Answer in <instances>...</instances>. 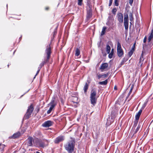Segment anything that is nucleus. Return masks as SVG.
Returning <instances> with one entry per match:
<instances>
[{"label":"nucleus","mask_w":153,"mask_h":153,"mask_svg":"<svg viewBox=\"0 0 153 153\" xmlns=\"http://www.w3.org/2000/svg\"><path fill=\"white\" fill-rule=\"evenodd\" d=\"M51 48L50 46V45H49L48 46H47L46 48V49L45 50V53L47 54V59L46 60H45L44 61L42 62L40 65L39 66L38 68L41 69L42 66H43L44 64L47 61H48L49 59L51 53Z\"/></svg>","instance_id":"1"},{"label":"nucleus","mask_w":153,"mask_h":153,"mask_svg":"<svg viewBox=\"0 0 153 153\" xmlns=\"http://www.w3.org/2000/svg\"><path fill=\"white\" fill-rule=\"evenodd\" d=\"M74 142L71 140L67 143L65 145V149L68 151L69 153H71L74 150Z\"/></svg>","instance_id":"2"},{"label":"nucleus","mask_w":153,"mask_h":153,"mask_svg":"<svg viewBox=\"0 0 153 153\" xmlns=\"http://www.w3.org/2000/svg\"><path fill=\"white\" fill-rule=\"evenodd\" d=\"M97 91L96 90H93L91 91L90 94V100L91 103L94 105L96 103L97 97L96 96Z\"/></svg>","instance_id":"3"},{"label":"nucleus","mask_w":153,"mask_h":153,"mask_svg":"<svg viewBox=\"0 0 153 153\" xmlns=\"http://www.w3.org/2000/svg\"><path fill=\"white\" fill-rule=\"evenodd\" d=\"M44 141V143H41V142L38 139L36 140V141L34 140L33 141L34 144L36 146L41 147H44L45 146L47 145L48 143L49 142L48 140H45V139H42Z\"/></svg>","instance_id":"4"},{"label":"nucleus","mask_w":153,"mask_h":153,"mask_svg":"<svg viewBox=\"0 0 153 153\" xmlns=\"http://www.w3.org/2000/svg\"><path fill=\"white\" fill-rule=\"evenodd\" d=\"M33 109L34 108L33 105H31L29 106L27 110V111L25 115L24 118L25 119H27L29 118L30 115H31Z\"/></svg>","instance_id":"5"},{"label":"nucleus","mask_w":153,"mask_h":153,"mask_svg":"<svg viewBox=\"0 0 153 153\" xmlns=\"http://www.w3.org/2000/svg\"><path fill=\"white\" fill-rule=\"evenodd\" d=\"M117 51L119 57H121L123 56V52L121 48V44L119 42L117 43Z\"/></svg>","instance_id":"6"},{"label":"nucleus","mask_w":153,"mask_h":153,"mask_svg":"<svg viewBox=\"0 0 153 153\" xmlns=\"http://www.w3.org/2000/svg\"><path fill=\"white\" fill-rule=\"evenodd\" d=\"M140 127L141 126L140 125V123L139 124L136 129H135V127H134V128H133V127L131 131V134H132L133 135H134V134L137 133L140 130Z\"/></svg>","instance_id":"7"},{"label":"nucleus","mask_w":153,"mask_h":153,"mask_svg":"<svg viewBox=\"0 0 153 153\" xmlns=\"http://www.w3.org/2000/svg\"><path fill=\"white\" fill-rule=\"evenodd\" d=\"M118 20L120 23H122L123 21V14L120 13H118L117 15Z\"/></svg>","instance_id":"8"},{"label":"nucleus","mask_w":153,"mask_h":153,"mask_svg":"<svg viewBox=\"0 0 153 153\" xmlns=\"http://www.w3.org/2000/svg\"><path fill=\"white\" fill-rule=\"evenodd\" d=\"M53 122L49 120L47 121L43 124L42 126L44 127H47L50 126L52 125Z\"/></svg>","instance_id":"9"},{"label":"nucleus","mask_w":153,"mask_h":153,"mask_svg":"<svg viewBox=\"0 0 153 153\" xmlns=\"http://www.w3.org/2000/svg\"><path fill=\"white\" fill-rule=\"evenodd\" d=\"M64 140V138L63 136H59L55 139L54 142L56 143H58Z\"/></svg>","instance_id":"10"},{"label":"nucleus","mask_w":153,"mask_h":153,"mask_svg":"<svg viewBox=\"0 0 153 153\" xmlns=\"http://www.w3.org/2000/svg\"><path fill=\"white\" fill-rule=\"evenodd\" d=\"M108 63H104L102 64L100 69L102 71H103L104 70L107 68L108 67Z\"/></svg>","instance_id":"11"},{"label":"nucleus","mask_w":153,"mask_h":153,"mask_svg":"<svg viewBox=\"0 0 153 153\" xmlns=\"http://www.w3.org/2000/svg\"><path fill=\"white\" fill-rule=\"evenodd\" d=\"M56 103L55 102L54 99H53L51 102L49 104V105H50L51 106L50 108H51L53 109L55 107V106L56 105Z\"/></svg>","instance_id":"12"},{"label":"nucleus","mask_w":153,"mask_h":153,"mask_svg":"<svg viewBox=\"0 0 153 153\" xmlns=\"http://www.w3.org/2000/svg\"><path fill=\"white\" fill-rule=\"evenodd\" d=\"M92 16V10L91 9H88L87 11V19H90Z\"/></svg>","instance_id":"13"},{"label":"nucleus","mask_w":153,"mask_h":153,"mask_svg":"<svg viewBox=\"0 0 153 153\" xmlns=\"http://www.w3.org/2000/svg\"><path fill=\"white\" fill-rule=\"evenodd\" d=\"M33 138L32 137H29L28 138L27 141V145L29 146H32L33 145L32 143Z\"/></svg>","instance_id":"14"},{"label":"nucleus","mask_w":153,"mask_h":153,"mask_svg":"<svg viewBox=\"0 0 153 153\" xmlns=\"http://www.w3.org/2000/svg\"><path fill=\"white\" fill-rule=\"evenodd\" d=\"M153 38V29H152L151 30V32L150 35L149 36L148 39V41L149 42L151 39Z\"/></svg>","instance_id":"15"},{"label":"nucleus","mask_w":153,"mask_h":153,"mask_svg":"<svg viewBox=\"0 0 153 153\" xmlns=\"http://www.w3.org/2000/svg\"><path fill=\"white\" fill-rule=\"evenodd\" d=\"M142 109H140L138 111L137 114L136 115L135 117L136 120H139L140 116L142 112Z\"/></svg>","instance_id":"16"},{"label":"nucleus","mask_w":153,"mask_h":153,"mask_svg":"<svg viewBox=\"0 0 153 153\" xmlns=\"http://www.w3.org/2000/svg\"><path fill=\"white\" fill-rule=\"evenodd\" d=\"M20 135V133L19 132L15 133L11 137V138H15L19 137Z\"/></svg>","instance_id":"17"},{"label":"nucleus","mask_w":153,"mask_h":153,"mask_svg":"<svg viewBox=\"0 0 153 153\" xmlns=\"http://www.w3.org/2000/svg\"><path fill=\"white\" fill-rule=\"evenodd\" d=\"M108 76V74H99L97 75V76L99 79L102 77H105Z\"/></svg>","instance_id":"18"},{"label":"nucleus","mask_w":153,"mask_h":153,"mask_svg":"<svg viewBox=\"0 0 153 153\" xmlns=\"http://www.w3.org/2000/svg\"><path fill=\"white\" fill-rule=\"evenodd\" d=\"M72 102L74 103L77 104L78 103V98L77 97H74L72 98Z\"/></svg>","instance_id":"19"},{"label":"nucleus","mask_w":153,"mask_h":153,"mask_svg":"<svg viewBox=\"0 0 153 153\" xmlns=\"http://www.w3.org/2000/svg\"><path fill=\"white\" fill-rule=\"evenodd\" d=\"M88 85L87 83H85V84L84 87L83 89L84 92L85 93H86L87 89H88Z\"/></svg>","instance_id":"20"},{"label":"nucleus","mask_w":153,"mask_h":153,"mask_svg":"<svg viewBox=\"0 0 153 153\" xmlns=\"http://www.w3.org/2000/svg\"><path fill=\"white\" fill-rule=\"evenodd\" d=\"M114 53V49H112L111 50V53L108 55V57L110 59H111L112 58L113 56Z\"/></svg>","instance_id":"21"},{"label":"nucleus","mask_w":153,"mask_h":153,"mask_svg":"<svg viewBox=\"0 0 153 153\" xmlns=\"http://www.w3.org/2000/svg\"><path fill=\"white\" fill-rule=\"evenodd\" d=\"M111 50V48L108 45H107L106 48V51L107 53H109Z\"/></svg>","instance_id":"22"},{"label":"nucleus","mask_w":153,"mask_h":153,"mask_svg":"<svg viewBox=\"0 0 153 153\" xmlns=\"http://www.w3.org/2000/svg\"><path fill=\"white\" fill-rule=\"evenodd\" d=\"M108 82L107 79H106L104 81L100 82H99V84L101 85H106Z\"/></svg>","instance_id":"23"},{"label":"nucleus","mask_w":153,"mask_h":153,"mask_svg":"<svg viewBox=\"0 0 153 153\" xmlns=\"http://www.w3.org/2000/svg\"><path fill=\"white\" fill-rule=\"evenodd\" d=\"M129 19H130V20L132 22L133 21L134 18L133 17V14L130 12L129 13Z\"/></svg>","instance_id":"24"},{"label":"nucleus","mask_w":153,"mask_h":153,"mask_svg":"<svg viewBox=\"0 0 153 153\" xmlns=\"http://www.w3.org/2000/svg\"><path fill=\"white\" fill-rule=\"evenodd\" d=\"M106 28V27H103L102 30L101 34V36L105 34Z\"/></svg>","instance_id":"25"},{"label":"nucleus","mask_w":153,"mask_h":153,"mask_svg":"<svg viewBox=\"0 0 153 153\" xmlns=\"http://www.w3.org/2000/svg\"><path fill=\"white\" fill-rule=\"evenodd\" d=\"M80 54V51L78 48H77L76 51L75 55L76 56H78Z\"/></svg>","instance_id":"26"},{"label":"nucleus","mask_w":153,"mask_h":153,"mask_svg":"<svg viewBox=\"0 0 153 153\" xmlns=\"http://www.w3.org/2000/svg\"><path fill=\"white\" fill-rule=\"evenodd\" d=\"M124 25L125 29L127 30L128 28V23H124Z\"/></svg>","instance_id":"27"},{"label":"nucleus","mask_w":153,"mask_h":153,"mask_svg":"<svg viewBox=\"0 0 153 153\" xmlns=\"http://www.w3.org/2000/svg\"><path fill=\"white\" fill-rule=\"evenodd\" d=\"M119 0H114V4L116 6L119 5Z\"/></svg>","instance_id":"28"},{"label":"nucleus","mask_w":153,"mask_h":153,"mask_svg":"<svg viewBox=\"0 0 153 153\" xmlns=\"http://www.w3.org/2000/svg\"><path fill=\"white\" fill-rule=\"evenodd\" d=\"M143 52L142 51L141 56H140V63L142 61H143L144 60V59L143 58Z\"/></svg>","instance_id":"29"},{"label":"nucleus","mask_w":153,"mask_h":153,"mask_svg":"<svg viewBox=\"0 0 153 153\" xmlns=\"http://www.w3.org/2000/svg\"><path fill=\"white\" fill-rule=\"evenodd\" d=\"M138 120H136V119L135 121L134 122V124L133 125V128H134V127H136V125H137V123H138Z\"/></svg>","instance_id":"30"},{"label":"nucleus","mask_w":153,"mask_h":153,"mask_svg":"<svg viewBox=\"0 0 153 153\" xmlns=\"http://www.w3.org/2000/svg\"><path fill=\"white\" fill-rule=\"evenodd\" d=\"M134 52V51L131 50L130 51L128 52V56L130 57L133 54Z\"/></svg>","instance_id":"31"},{"label":"nucleus","mask_w":153,"mask_h":153,"mask_svg":"<svg viewBox=\"0 0 153 153\" xmlns=\"http://www.w3.org/2000/svg\"><path fill=\"white\" fill-rule=\"evenodd\" d=\"M117 11V10L116 8H114L112 10V12L114 15L116 14V12Z\"/></svg>","instance_id":"32"},{"label":"nucleus","mask_w":153,"mask_h":153,"mask_svg":"<svg viewBox=\"0 0 153 153\" xmlns=\"http://www.w3.org/2000/svg\"><path fill=\"white\" fill-rule=\"evenodd\" d=\"M82 0H78V5L81 6L82 4Z\"/></svg>","instance_id":"33"},{"label":"nucleus","mask_w":153,"mask_h":153,"mask_svg":"<svg viewBox=\"0 0 153 153\" xmlns=\"http://www.w3.org/2000/svg\"><path fill=\"white\" fill-rule=\"evenodd\" d=\"M5 146L4 145L0 144V148L1 149H3Z\"/></svg>","instance_id":"34"},{"label":"nucleus","mask_w":153,"mask_h":153,"mask_svg":"<svg viewBox=\"0 0 153 153\" xmlns=\"http://www.w3.org/2000/svg\"><path fill=\"white\" fill-rule=\"evenodd\" d=\"M53 109L51 108H50L47 111V113L48 114H49L53 110Z\"/></svg>","instance_id":"35"},{"label":"nucleus","mask_w":153,"mask_h":153,"mask_svg":"<svg viewBox=\"0 0 153 153\" xmlns=\"http://www.w3.org/2000/svg\"><path fill=\"white\" fill-rule=\"evenodd\" d=\"M124 19H128V14H124Z\"/></svg>","instance_id":"36"},{"label":"nucleus","mask_w":153,"mask_h":153,"mask_svg":"<svg viewBox=\"0 0 153 153\" xmlns=\"http://www.w3.org/2000/svg\"><path fill=\"white\" fill-rule=\"evenodd\" d=\"M135 43H134L132 47V48L131 49V50H133V51H134V48H135Z\"/></svg>","instance_id":"37"},{"label":"nucleus","mask_w":153,"mask_h":153,"mask_svg":"<svg viewBox=\"0 0 153 153\" xmlns=\"http://www.w3.org/2000/svg\"><path fill=\"white\" fill-rule=\"evenodd\" d=\"M146 103H144V104L143 105L141 109H143L144 108L146 105Z\"/></svg>","instance_id":"38"},{"label":"nucleus","mask_w":153,"mask_h":153,"mask_svg":"<svg viewBox=\"0 0 153 153\" xmlns=\"http://www.w3.org/2000/svg\"><path fill=\"white\" fill-rule=\"evenodd\" d=\"M133 0H129V3L131 5L133 2Z\"/></svg>","instance_id":"39"},{"label":"nucleus","mask_w":153,"mask_h":153,"mask_svg":"<svg viewBox=\"0 0 153 153\" xmlns=\"http://www.w3.org/2000/svg\"><path fill=\"white\" fill-rule=\"evenodd\" d=\"M124 23H128V19H124Z\"/></svg>","instance_id":"40"},{"label":"nucleus","mask_w":153,"mask_h":153,"mask_svg":"<svg viewBox=\"0 0 153 153\" xmlns=\"http://www.w3.org/2000/svg\"><path fill=\"white\" fill-rule=\"evenodd\" d=\"M133 87H134V86L133 85H132L131 87V89L130 90V91L129 92H130V93H131L132 91V89H133Z\"/></svg>","instance_id":"41"},{"label":"nucleus","mask_w":153,"mask_h":153,"mask_svg":"<svg viewBox=\"0 0 153 153\" xmlns=\"http://www.w3.org/2000/svg\"><path fill=\"white\" fill-rule=\"evenodd\" d=\"M36 134H37V135H41V132L39 131H38L36 132Z\"/></svg>","instance_id":"42"},{"label":"nucleus","mask_w":153,"mask_h":153,"mask_svg":"<svg viewBox=\"0 0 153 153\" xmlns=\"http://www.w3.org/2000/svg\"><path fill=\"white\" fill-rule=\"evenodd\" d=\"M146 36H145L143 39V42L144 43H145L146 42Z\"/></svg>","instance_id":"43"},{"label":"nucleus","mask_w":153,"mask_h":153,"mask_svg":"<svg viewBox=\"0 0 153 153\" xmlns=\"http://www.w3.org/2000/svg\"><path fill=\"white\" fill-rule=\"evenodd\" d=\"M88 6L89 7V9L91 10V8H92V6L91 5H90L89 4H88Z\"/></svg>","instance_id":"44"},{"label":"nucleus","mask_w":153,"mask_h":153,"mask_svg":"<svg viewBox=\"0 0 153 153\" xmlns=\"http://www.w3.org/2000/svg\"><path fill=\"white\" fill-rule=\"evenodd\" d=\"M40 68H38V70L37 71V73L35 76H36L37 75V74H38L39 73V71L40 70Z\"/></svg>","instance_id":"45"},{"label":"nucleus","mask_w":153,"mask_h":153,"mask_svg":"<svg viewBox=\"0 0 153 153\" xmlns=\"http://www.w3.org/2000/svg\"><path fill=\"white\" fill-rule=\"evenodd\" d=\"M131 93H130V92H129V93H128V96L127 97H126V99H127L128 98V97L131 94Z\"/></svg>","instance_id":"46"},{"label":"nucleus","mask_w":153,"mask_h":153,"mask_svg":"<svg viewBox=\"0 0 153 153\" xmlns=\"http://www.w3.org/2000/svg\"><path fill=\"white\" fill-rule=\"evenodd\" d=\"M113 2V0H109V3L112 4Z\"/></svg>","instance_id":"47"},{"label":"nucleus","mask_w":153,"mask_h":153,"mask_svg":"<svg viewBox=\"0 0 153 153\" xmlns=\"http://www.w3.org/2000/svg\"><path fill=\"white\" fill-rule=\"evenodd\" d=\"M111 3H109V6H110L111 5Z\"/></svg>","instance_id":"48"},{"label":"nucleus","mask_w":153,"mask_h":153,"mask_svg":"<svg viewBox=\"0 0 153 153\" xmlns=\"http://www.w3.org/2000/svg\"><path fill=\"white\" fill-rule=\"evenodd\" d=\"M45 10H47L48 9V7H46L45 8Z\"/></svg>","instance_id":"49"},{"label":"nucleus","mask_w":153,"mask_h":153,"mask_svg":"<svg viewBox=\"0 0 153 153\" xmlns=\"http://www.w3.org/2000/svg\"><path fill=\"white\" fill-rule=\"evenodd\" d=\"M114 89H115V90H116V89H117L116 87L115 86V87H114Z\"/></svg>","instance_id":"50"},{"label":"nucleus","mask_w":153,"mask_h":153,"mask_svg":"<svg viewBox=\"0 0 153 153\" xmlns=\"http://www.w3.org/2000/svg\"><path fill=\"white\" fill-rule=\"evenodd\" d=\"M36 153H40L39 152H36Z\"/></svg>","instance_id":"51"},{"label":"nucleus","mask_w":153,"mask_h":153,"mask_svg":"<svg viewBox=\"0 0 153 153\" xmlns=\"http://www.w3.org/2000/svg\"><path fill=\"white\" fill-rule=\"evenodd\" d=\"M8 66H9V64L8 65Z\"/></svg>","instance_id":"52"},{"label":"nucleus","mask_w":153,"mask_h":153,"mask_svg":"<svg viewBox=\"0 0 153 153\" xmlns=\"http://www.w3.org/2000/svg\"><path fill=\"white\" fill-rule=\"evenodd\" d=\"M152 29H153V28Z\"/></svg>","instance_id":"53"}]
</instances>
